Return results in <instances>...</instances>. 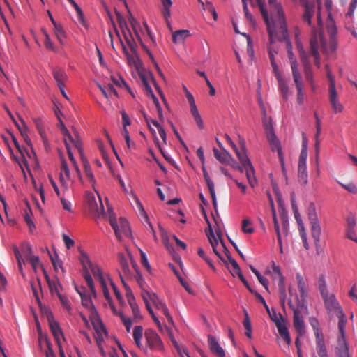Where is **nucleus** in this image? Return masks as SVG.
I'll use <instances>...</instances> for the list:
<instances>
[{
	"mask_svg": "<svg viewBox=\"0 0 357 357\" xmlns=\"http://www.w3.org/2000/svg\"><path fill=\"white\" fill-rule=\"evenodd\" d=\"M108 213H110L109 220V223L114 231L115 235L119 240H121V234H123L126 237L131 236V229L128 221L125 218L121 217L119 220V225L116 222L114 214L113 213L112 208H109Z\"/></svg>",
	"mask_w": 357,
	"mask_h": 357,
	"instance_id": "nucleus-1",
	"label": "nucleus"
},
{
	"mask_svg": "<svg viewBox=\"0 0 357 357\" xmlns=\"http://www.w3.org/2000/svg\"><path fill=\"white\" fill-rule=\"evenodd\" d=\"M307 216L311 225V235L314 241L315 246L317 247L320 242L321 229L314 202H310L308 205Z\"/></svg>",
	"mask_w": 357,
	"mask_h": 357,
	"instance_id": "nucleus-2",
	"label": "nucleus"
},
{
	"mask_svg": "<svg viewBox=\"0 0 357 357\" xmlns=\"http://www.w3.org/2000/svg\"><path fill=\"white\" fill-rule=\"evenodd\" d=\"M278 13H279L280 15L281 14V18L282 20V23H280V34L277 33L275 37L277 38L278 40H279V41H285L286 42L287 52L289 51L290 50H291V51H292L293 47H292L291 43L289 38L287 23H286V21L284 19L282 8H281L280 6H278Z\"/></svg>",
	"mask_w": 357,
	"mask_h": 357,
	"instance_id": "nucleus-3",
	"label": "nucleus"
},
{
	"mask_svg": "<svg viewBox=\"0 0 357 357\" xmlns=\"http://www.w3.org/2000/svg\"><path fill=\"white\" fill-rule=\"evenodd\" d=\"M339 319L338 321V330L340 335L337 338V347H347L349 344L346 340L345 335V326H346V316L343 311H340L336 314Z\"/></svg>",
	"mask_w": 357,
	"mask_h": 357,
	"instance_id": "nucleus-4",
	"label": "nucleus"
},
{
	"mask_svg": "<svg viewBox=\"0 0 357 357\" xmlns=\"http://www.w3.org/2000/svg\"><path fill=\"white\" fill-rule=\"evenodd\" d=\"M145 337L151 349L162 350L163 344L158 333L152 329H147L145 331Z\"/></svg>",
	"mask_w": 357,
	"mask_h": 357,
	"instance_id": "nucleus-5",
	"label": "nucleus"
},
{
	"mask_svg": "<svg viewBox=\"0 0 357 357\" xmlns=\"http://www.w3.org/2000/svg\"><path fill=\"white\" fill-rule=\"evenodd\" d=\"M288 305L294 312V326L299 335H302L305 333L304 322L301 317L300 307H295L293 305L291 299H289Z\"/></svg>",
	"mask_w": 357,
	"mask_h": 357,
	"instance_id": "nucleus-6",
	"label": "nucleus"
},
{
	"mask_svg": "<svg viewBox=\"0 0 357 357\" xmlns=\"http://www.w3.org/2000/svg\"><path fill=\"white\" fill-rule=\"evenodd\" d=\"M296 280L298 282V288L300 291L301 298H299L297 294L295 293L296 304L298 307H303L305 304V298L307 296L305 283L303 277L299 273L296 274Z\"/></svg>",
	"mask_w": 357,
	"mask_h": 357,
	"instance_id": "nucleus-7",
	"label": "nucleus"
},
{
	"mask_svg": "<svg viewBox=\"0 0 357 357\" xmlns=\"http://www.w3.org/2000/svg\"><path fill=\"white\" fill-rule=\"evenodd\" d=\"M299 1L304 8V12L302 15L303 22L311 26L312 17L314 13V3H310L307 0H299Z\"/></svg>",
	"mask_w": 357,
	"mask_h": 357,
	"instance_id": "nucleus-8",
	"label": "nucleus"
},
{
	"mask_svg": "<svg viewBox=\"0 0 357 357\" xmlns=\"http://www.w3.org/2000/svg\"><path fill=\"white\" fill-rule=\"evenodd\" d=\"M322 298L328 312L334 311L337 314L340 311H343L334 294L330 296H328V294H325L322 296Z\"/></svg>",
	"mask_w": 357,
	"mask_h": 357,
	"instance_id": "nucleus-9",
	"label": "nucleus"
},
{
	"mask_svg": "<svg viewBox=\"0 0 357 357\" xmlns=\"http://www.w3.org/2000/svg\"><path fill=\"white\" fill-rule=\"evenodd\" d=\"M202 170L203 172V176H204V180L206 181V185L208 187V189L209 190V192H210V195H211V197L212 199V203H213V208H214L215 211L217 212V199H216V195H215V192L214 183L211 179V178L208 174V172L205 167L204 164L202 165Z\"/></svg>",
	"mask_w": 357,
	"mask_h": 357,
	"instance_id": "nucleus-10",
	"label": "nucleus"
},
{
	"mask_svg": "<svg viewBox=\"0 0 357 357\" xmlns=\"http://www.w3.org/2000/svg\"><path fill=\"white\" fill-rule=\"evenodd\" d=\"M210 351L217 357H225L224 349L220 347L214 336L209 334L207 336Z\"/></svg>",
	"mask_w": 357,
	"mask_h": 357,
	"instance_id": "nucleus-11",
	"label": "nucleus"
},
{
	"mask_svg": "<svg viewBox=\"0 0 357 357\" xmlns=\"http://www.w3.org/2000/svg\"><path fill=\"white\" fill-rule=\"evenodd\" d=\"M86 199H87V202H88L89 209L91 211L95 212L98 217H99L100 215H105L104 207H103L100 197H99V202H100V211H99V209H98V205L96 203V198L91 193L87 194Z\"/></svg>",
	"mask_w": 357,
	"mask_h": 357,
	"instance_id": "nucleus-12",
	"label": "nucleus"
},
{
	"mask_svg": "<svg viewBox=\"0 0 357 357\" xmlns=\"http://www.w3.org/2000/svg\"><path fill=\"white\" fill-rule=\"evenodd\" d=\"M257 4H258V6L259 8V10L261 12V14L263 17V19L264 20V22L267 26V31H268V34H269V36H270V38H271V42L272 43L273 41V32L271 29V22H270V20H269V17H268V11L265 8V1L264 0H256Z\"/></svg>",
	"mask_w": 357,
	"mask_h": 357,
	"instance_id": "nucleus-13",
	"label": "nucleus"
},
{
	"mask_svg": "<svg viewBox=\"0 0 357 357\" xmlns=\"http://www.w3.org/2000/svg\"><path fill=\"white\" fill-rule=\"evenodd\" d=\"M48 324L50 331L54 336V338L55 339L58 346H60L61 341L59 337L61 335L63 340H65V338L63 337V333L59 322H57L55 320H53L52 321L49 322Z\"/></svg>",
	"mask_w": 357,
	"mask_h": 357,
	"instance_id": "nucleus-14",
	"label": "nucleus"
},
{
	"mask_svg": "<svg viewBox=\"0 0 357 357\" xmlns=\"http://www.w3.org/2000/svg\"><path fill=\"white\" fill-rule=\"evenodd\" d=\"M316 339V349L319 357H328L326 350V346L324 342V336L319 335L315 336Z\"/></svg>",
	"mask_w": 357,
	"mask_h": 357,
	"instance_id": "nucleus-15",
	"label": "nucleus"
},
{
	"mask_svg": "<svg viewBox=\"0 0 357 357\" xmlns=\"http://www.w3.org/2000/svg\"><path fill=\"white\" fill-rule=\"evenodd\" d=\"M276 326L281 337L289 345L291 343V339L286 325V321L276 323Z\"/></svg>",
	"mask_w": 357,
	"mask_h": 357,
	"instance_id": "nucleus-16",
	"label": "nucleus"
},
{
	"mask_svg": "<svg viewBox=\"0 0 357 357\" xmlns=\"http://www.w3.org/2000/svg\"><path fill=\"white\" fill-rule=\"evenodd\" d=\"M294 82L297 90V102L299 105H302L304 101V93L303 92V82L301 75L294 77Z\"/></svg>",
	"mask_w": 357,
	"mask_h": 357,
	"instance_id": "nucleus-17",
	"label": "nucleus"
},
{
	"mask_svg": "<svg viewBox=\"0 0 357 357\" xmlns=\"http://www.w3.org/2000/svg\"><path fill=\"white\" fill-rule=\"evenodd\" d=\"M215 158L222 164L227 165L229 160L231 159V155L225 149L220 152L218 149L214 147L213 149Z\"/></svg>",
	"mask_w": 357,
	"mask_h": 357,
	"instance_id": "nucleus-18",
	"label": "nucleus"
},
{
	"mask_svg": "<svg viewBox=\"0 0 357 357\" xmlns=\"http://www.w3.org/2000/svg\"><path fill=\"white\" fill-rule=\"evenodd\" d=\"M91 323L93 325V327L96 332L102 331L105 334H107V329L100 318V317L98 314V312L96 314H91Z\"/></svg>",
	"mask_w": 357,
	"mask_h": 357,
	"instance_id": "nucleus-19",
	"label": "nucleus"
},
{
	"mask_svg": "<svg viewBox=\"0 0 357 357\" xmlns=\"http://www.w3.org/2000/svg\"><path fill=\"white\" fill-rule=\"evenodd\" d=\"M20 120L21 121L23 126L22 127L20 126V128H18V130L20 132V134H21L22 137H23L24 142H26V144L28 146H30L31 149L32 150V153H33V155L36 158V153L33 147V144L31 143V139L29 138V137L28 136V134H27L28 127L26 126L24 120L21 117H20Z\"/></svg>",
	"mask_w": 357,
	"mask_h": 357,
	"instance_id": "nucleus-20",
	"label": "nucleus"
},
{
	"mask_svg": "<svg viewBox=\"0 0 357 357\" xmlns=\"http://www.w3.org/2000/svg\"><path fill=\"white\" fill-rule=\"evenodd\" d=\"M329 100L332 107L335 113L341 112L343 110V105L338 102L337 93L336 90L329 91Z\"/></svg>",
	"mask_w": 357,
	"mask_h": 357,
	"instance_id": "nucleus-21",
	"label": "nucleus"
},
{
	"mask_svg": "<svg viewBox=\"0 0 357 357\" xmlns=\"http://www.w3.org/2000/svg\"><path fill=\"white\" fill-rule=\"evenodd\" d=\"M241 151H239L238 149H237V151H235V153L238 158V160H240L241 165H251V162L246 153V149H245V142H242L241 143Z\"/></svg>",
	"mask_w": 357,
	"mask_h": 357,
	"instance_id": "nucleus-22",
	"label": "nucleus"
},
{
	"mask_svg": "<svg viewBox=\"0 0 357 357\" xmlns=\"http://www.w3.org/2000/svg\"><path fill=\"white\" fill-rule=\"evenodd\" d=\"M275 76L278 82L279 89L282 95V98L284 100H287L288 99L289 86L280 73Z\"/></svg>",
	"mask_w": 357,
	"mask_h": 357,
	"instance_id": "nucleus-23",
	"label": "nucleus"
},
{
	"mask_svg": "<svg viewBox=\"0 0 357 357\" xmlns=\"http://www.w3.org/2000/svg\"><path fill=\"white\" fill-rule=\"evenodd\" d=\"M52 75L56 81L58 86H62L64 84V81L67 79L66 72L61 68H54L52 71Z\"/></svg>",
	"mask_w": 357,
	"mask_h": 357,
	"instance_id": "nucleus-24",
	"label": "nucleus"
},
{
	"mask_svg": "<svg viewBox=\"0 0 357 357\" xmlns=\"http://www.w3.org/2000/svg\"><path fill=\"white\" fill-rule=\"evenodd\" d=\"M128 64L130 66H134L136 68L137 71H139V69H142L143 67V63L140 59L137 52L132 53V54H129L126 56Z\"/></svg>",
	"mask_w": 357,
	"mask_h": 357,
	"instance_id": "nucleus-25",
	"label": "nucleus"
},
{
	"mask_svg": "<svg viewBox=\"0 0 357 357\" xmlns=\"http://www.w3.org/2000/svg\"><path fill=\"white\" fill-rule=\"evenodd\" d=\"M267 139L272 151H277L278 157L284 155L280 142L275 135V137H270V136L267 137Z\"/></svg>",
	"mask_w": 357,
	"mask_h": 357,
	"instance_id": "nucleus-26",
	"label": "nucleus"
},
{
	"mask_svg": "<svg viewBox=\"0 0 357 357\" xmlns=\"http://www.w3.org/2000/svg\"><path fill=\"white\" fill-rule=\"evenodd\" d=\"M79 295L81 296L82 305L84 307L88 308L91 311V314H96L97 310L92 303L91 296L85 294L84 293H79Z\"/></svg>",
	"mask_w": 357,
	"mask_h": 357,
	"instance_id": "nucleus-27",
	"label": "nucleus"
},
{
	"mask_svg": "<svg viewBox=\"0 0 357 357\" xmlns=\"http://www.w3.org/2000/svg\"><path fill=\"white\" fill-rule=\"evenodd\" d=\"M64 144H65V146H66V151H67V153H68V158H69V160H70V162L73 163L75 169V171L77 172V176L79 177V179L81 182H82V175H81V172H80V170L79 169V167L77 165V163L73 156V154L72 153V151H71V149H70V144L69 143L67 142L66 139H64Z\"/></svg>",
	"mask_w": 357,
	"mask_h": 357,
	"instance_id": "nucleus-28",
	"label": "nucleus"
},
{
	"mask_svg": "<svg viewBox=\"0 0 357 357\" xmlns=\"http://www.w3.org/2000/svg\"><path fill=\"white\" fill-rule=\"evenodd\" d=\"M115 14L117 18V22L119 23V27L121 30L123 36H125V34H130L131 33L130 29L128 27L127 22L122 15L115 9Z\"/></svg>",
	"mask_w": 357,
	"mask_h": 357,
	"instance_id": "nucleus-29",
	"label": "nucleus"
},
{
	"mask_svg": "<svg viewBox=\"0 0 357 357\" xmlns=\"http://www.w3.org/2000/svg\"><path fill=\"white\" fill-rule=\"evenodd\" d=\"M287 53H288V58L289 59V62L291 64V71H292V77H294L301 75L298 70V64L297 63L296 56L294 54L293 52L291 51V50H290L289 51H288Z\"/></svg>",
	"mask_w": 357,
	"mask_h": 357,
	"instance_id": "nucleus-30",
	"label": "nucleus"
},
{
	"mask_svg": "<svg viewBox=\"0 0 357 357\" xmlns=\"http://www.w3.org/2000/svg\"><path fill=\"white\" fill-rule=\"evenodd\" d=\"M81 159L83 163L86 176L89 179V181L93 185L96 183V179L93 174L89 162L85 156H82Z\"/></svg>",
	"mask_w": 357,
	"mask_h": 357,
	"instance_id": "nucleus-31",
	"label": "nucleus"
},
{
	"mask_svg": "<svg viewBox=\"0 0 357 357\" xmlns=\"http://www.w3.org/2000/svg\"><path fill=\"white\" fill-rule=\"evenodd\" d=\"M190 36L188 30L176 31L172 35V41L174 43H183Z\"/></svg>",
	"mask_w": 357,
	"mask_h": 357,
	"instance_id": "nucleus-32",
	"label": "nucleus"
},
{
	"mask_svg": "<svg viewBox=\"0 0 357 357\" xmlns=\"http://www.w3.org/2000/svg\"><path fill=\"white\" fill-rule=\"evenodd\" d=\"M24 202H25L26 206L29 210V213L26 211H25L24 220L29 227L30 232L33 233V230L36 229V226L30 216V215H32L31 208L30 204L27 199H25Z\"/></svg>",
	"mask_w": 357,
	"mask_h": 357,
	"instance_id": "nucleus-33",
	"label": "nucleus"
},
{
	"mask_svg": "<svg viewBox=\"0 0 357 357\" xmlns=\"http://www.w3.org/2000/svg\"><path fill=\"white\" fill-rule=\"evenodd\" d=\"M129 296H130V298H129V300H127V301H128L129 305L130 306V307L132 309L134 318L135 319H142V316L141 315L139 308L135 302V298L132 297L130 295Z\"/></svg>",
	"mask_w": 357,
	"mask_h": 357,
	"instance_id": "nucleus-34",
	"label": "nucleus"
},
{
	"mask_svg": "<svg viewBox=\"0 0 357 357\" xmlns=\"http://www.w3.org/2000/svg\"><path fill=\"white\" fill-rule=\"evenodd\" d=\"M298 178L299 183L301 185H305L307 183V172L306 165H298Z\"/></svg>",
	"mask_w": 357,
	"mask_h": 357,
	"instance_id": "nucleus-35",
	"label": "nucleus"
},
{
	"mask_svg": "<svg viewBox=\"0 0 357 357\" xmlns=\"http://www.w3.org/2000/svg\"><path fill=\"white\" fill-rule=\"evenodd\" d=\"M278 288H279V297H280V302L282 307L283 309H285V301H286V289L284 286V281H283V279L281 278L279 280L278 282Z\"/></svg>",
	"mask_w": 357,
	"mask_h": 357,
	"instance_id": "nucleus-36",
	"label": "nucleus"
},
{
	"mask_svg": "<svg viewBox=\"0 0 357 357\" xmlns=\"http://www.w3.org/2000/svg\"><path fill=\"white\" fill-rule=\"evenodd\" d=\"M54 31L59 42L63 45L66 38V33L63 26L60 24L54 25Z\"/></svg>",
	"mask_w": 357,
	"mask_h": 357,
	"instance_id": "nucleus-37",
	"label": "nucleus"
},
{
	"mask_svg": "<svg viewBox=\"0 0 357 357\" xmlns=\"http://www.w3.org/2000/svg\"><path fill=\"white\" fill-rule=\"evenodd\" d=\"M310 54L319 52L318 34L317 31L314 30L310 40Z\"/></svg>",
	"mask_w": 357,
	"mask_h": 357,
	"instance_id": "nucleus-38",
	"label": "nucleus"
},
{
	"mask_svg": "<svg viewBox=\"0 0 357 357\" xmlns=\"http://www.w3.org/2000/svg\"><path fill=\"white\" fill-rule=\"evenodd\" d=\"M243 326L245 329V335L248 338H252V326L248 312L244 310Z\"/></svg>",
	"mask_w": 357,
	"mask_h": 357,
	"instance_id": "nucleus-39",
	"label": "nucleus"
},
{
	"mask_svg": "<svg viewBox=\"0 0 357 357\" xmlns=\"http://www.w3.org/2000/svg\"><path fill=\"white\" fill-rule=\"evenodd\" d=\"M248 169L245 171L246 172V177L248 181L249 184L252 188H254V186L257 183V179L255 177V169L252 166V165H250L247 166Z\"/></svg>",
	"mask_w": 357,
	"mask_h": 357,
	"instance_id": "nucleus-40",
	"label": "nucleus"
},
{
	"mask_svg": "<svg viewBox=\"0 0 357 357\" xmlns=\"http://www.w3.org/2000/svg\"><path fill=\"white\" fill-rule=\"evenodd\" d=\"M89 267L94 277L98 279L100 284L101 283V281L105 282L104 277L102 275V270L97 264H91V265Z\"/></svg>",
	"mask_w": 357,
	"mask_h": 357,
	"instance_id": "nucleus-41",
	"label": "nucleus"
},
{
	"mask_svg": "<svg viewBox=\"0 0 357 357\" xmlns=\"http://www.w3.org/2000/svg\"><path fill=\"white\" fill-rule=\"evenodd\" d=\"M268 53L271 61V66L273 68L275 75L280 74L279 68L275 61V54L273 53V48L271 46L268 47Z\"/></svg>",
	"mask_w": 357,
	"mask_h": 357,
	"instance_id": "nucleus-42",
	"label": "nucleus"
},
{
	"mask_svg": "<svg viewBox=\"0 0 357 357\" xmlns=\"http://www.w3.org/2000/svg\"><path fill=\"white\" fill-rule=\"evenodd\" d=\"M146 294L148 296L149 300H151L154 305L155 307L159 310L165 303H163L155 293H150L146 291Z\"/></svg>",
	"mask_w": 357,
	"mask_h": 357,
	"instance_id": "nucleus-43",
	"label": "nucleus"
},
{
	"mask_svg": "<svg viewBox=\"0 0 357 357\" xmlns=\"http://www.w3.org/2000/svg\"><path fill=\"white\" fill-rule=\"evenodd\" d=\"M280 216L282 221V229L284 232L287 234L288 233V215L284 208H282V211H280Z\"/></svg>",
	"mask_w": 357,
	"mask_h": 357,
	"instance_id": "nucleus-44",
	"label": "nucleus"
},
{
	"mask_svg": "<svg viewBox=\"0 0 357 357\" xmlns=\"http://www.w3.org/2000/svg\"><path fill=\"white\" fill-rule=\"evenodd\" d=\"M309 322L312 327L315 336L323 335L322 330L320 328L319 322L315 317H310Z\"/></svg>",
	"mask_w": 357,
	"mask_h": 357,
	"instance_id": "nucleus-45",
	"label": "nucleus"
},
{
	"mask_svg": "<svg viewBox=\"0 0 357 357\" xmlns=\"http://www.w3.org/2000/svg\"><path fill=\"white\" fill-rule=\"evenodd\" d=\"M125 38V40L128 45L129 46L130 50L132 53H136L137 52V45L136 44V42L134 40V38L131 33L130 34H125V36H123Z\"/></svg>",
	"mask_w": 357,
	"mask_h": 357,
	"instance_id": "nucleus-46",
	"label": "nucleus"
},
{
	"mask_svg": "<svg viewBox=\"0 0 357 357\" xmlns=\"http://www.w3.org/2000/svg\"><path fill=\"white\" fill-rule=\"evenodd\" d=\"M20 249L26 259L28 258L33 256L32 255L31 246L30 245V244L28 242H26V241L22 242L20 245Z\"/></svg>",
	"mask_w": 357,
	"mask_h": 357,
	"instance_id": "nucleus-47",
	"label": "nucleus"
},
{
	"mask_svg": "<svg viewBox=\"0 0 357 357\" xmlns=\"http://www.w3.org/2000/svg\"><path fill=\"white\" fill-rule=\"evenodd\" d=\"M241 1H242V3H243V11L245 13V16L246 19L250 21V24L252 26H255L256 25V21L248 10V3H247L248 0H241ZM250 1H252V0H250Z\"/></svg>",
	"mask_w": 357,
	"mask_h": 357,
	"instance_id": "nucleus-48",
	"label": "nucleus"
},
{
	"mask_svg": "<svg viewBox=\"0 0 357 357\" xmlns=\"http://www.w3.org/2000/svg\"><path fill=\"white\" fill-rule=\"evenodd\" d=\"M263 126L266 131V137L268 136H270V137H275V134L271 119L269 121L264 120L263 122Z\"/></svg>",
	"mask_w": 357,
	"mask_h": 357,
	"instance_id": "nucleus-49",
	"label": "nucleus"
},
{
	"mask_svg": "<svg viewBox=\"0 0 357 357\" xmlns=\"http://www.w3.org/2000/svg\"><path fill=\"white\" fill-rule=\"evenodd\" d=\"M33 121L41 138L45 139V132L42 119L40 118H35Z\"/></svg>",
	"mask_w": 357,
	"mask_h": 357,
	"instance_id": "nucleus-50",
	"label": "nucleus"
},
{
	"mask_svg": "<svg viewBox=\"0 0 357 357\" xmlns=\"http://www.w3.org/2000/svg\"><path fill=\"white\" fill-rule=\"evenodd\" d=\"M80 262L83 266V271L88 269L87 266H90L91 264H93L89 259V255L84 251L81 252V255L79 257Z\"/></svg>",
	"mask_w": 357,
	"mask_h": 357,
	"instance_id": "nucleus-51",
	"label": "nucleus"
},
{
	"mask_svg": "<svg viewBox=\"0 0 357 357\" xmlns=\"http://www.w3.org/2000/svg\"><path fill=\"white\" fill-rule=\"evenodd\" d=\"M57 296L61 301L62 305L63 307L70 313L72 308L70 304V302L68 301V298L66 296L61 294L59 291H57Z\"/></svg>",
	"mask_w": 357,
	"mask_h": 357,
	"instance_id": "nucleus-52",
	"label": "nucleus"
},
{
	"mask_svg": "<svg viewBox=\"0 0 357 357\" xmlns=\"http://www.w3.org/2000/svg\"><path fill=\"white\" fill-rule=\"evenodd\" d=\"M75 135L76 138L75 139L73 138V141H70V142L73 144V145L75 146V148L77 149V150L81 155V158H82V156H84V153H83L84 150L82 148V143L79 139V136L77 131L75 132Z\"/></svg>",
	"mask_w": 357,
	"mask_h": 357,
	"instance_id": "nucleus-53",
	"label": "nucleus"
},
{
	"mask_svg": "<svg viewBox=\"0 0 357 357\" xmlns=\"http://www.w3.org/2000/svg\"><path fill=\"white\" fill-rule=\"evenodd\" d=\"M117 257H118L119 264H121V266L123 271L125 273L128 272L129 271V266H128L127 259H126L124 254L122 252H119V253H118Z\"/></svg>",
	"mask_w": 357,
	"mask_h": 357,
	"instance_id": "nucleus-54",
	"label": "nucleus"
},
{
	"mask_svg": "<svg viewBox=\"0 0 357 357\" xmlns=\"http://www.w3.org/2000/svg\"><path fill=\"white\" fill-rule=\"evenodd\" d=\"M42 32L45 36V45L47 49L56 52V50L54 45V43L51 41L49 34L45 29H42Z\"/></svg>",
	"mask_w": 357,
	"mask_h": 357,
	"instance_id": "nucleus-55",
	"label": "nucleus"
},
{
	"mask_svg": "<svg viewBox=\"0 0 357 357\" xmlns=\"http://www.w3.org/2000/svg\"><path fill=\"white\" fill-rule=\"evenodd\" d=\"M197 254L201 258H202L206 261V263L210 266V268L213 271H215V267L214 266L211 260L206 256L204 250L202 248H198Z\"/></svg>",
	"mask_w": 357,
	"mask_h": 357,
	"instance_id": "nucleus-56",
	"label": "nucleus"
},
{
	"mask_svg": "<svg viewBox=\"0 0 357 357\" xmlns=\"http://www.w3.org/2000/svg\"><path fill=\"white\" fill-rule=\"evenodd\" d=\"M151 123L157 128L159 135L162 139L163 142L166 144L167 142V135L165 129L160 126L158 121L156 120H151Z\"/></svg>",
	"mask_w": 357,
	"mask_h": 357,
	"instance_id": "nucleus-57",
	"label": "nucleus"
},
{
	"mask_svg": "<svg viewBox=\"0 0 357 357\" xmlns=\"http://www.w3.org/2000/svg\"><path fill=\"white\" fill-rule=\"evenodd\" d=\"M336 357H351L349 354V348L347 347H336L335 348Z\"/></svg>",
	"mask_w": 357,
	"mask_h": 357,
	"instance_id": "nucleus-58",
	"label": "nucleus"
},
{
	"mask_svg": "<svg viewBox=\"0 0 357 357\" xmlns=\"http://www.w3.org/2000/svg\"><path fill=\"white\" fill-rule=\"evenodd\" d=\"M162 4L163 6L162 14H163L164 17L165 18L166 21H167L168 18L171 15L170 8L172 5V2L171 0H169V2H167V1L162 2Z\"/></svg>",
	"mask_w": 357,
	"mask_h": 357,
	"instance_id": "nucleus-59",
	"label": "nucleus"
},
{
	"mask_svg": "<svg viewBox=\"0 0 357 357\" xmlns=\"http://www.w3.org/2000/svg\"><path fill=\"white\" fill-rule=\"evenodd\" d=\"M319 289L321 296L325 294H328L326 281H325V278L323 275H320V277L319 278Z\"/></svg>",
	"mask_w": 357,
	"mask_h": 357,
	"instance_id": "nucleus-60",
	"label": "nucleus"
},
{
	"mask_svg": "<svg viewBox=\"0 0 357 357\" xmlns=\"http://www.w3.org/2000/svg\"><path fill=\"white\" fill-rule=\"evenodd\" d=\"M251 221L248 219H244L242 221V231L246 234H252L254 232L253 227H251Z\"/></svg>",
	"mask_w": 357,
	"mask_h": 357,
	"instance_id": "nucleus-61",
	"label": "nucleus"
},
{
	"mask_svg": "<svg viewBox=\"0 0 357 357\" xmlns=\"http://www.w3.org/2000/svg\"><path fill=\"white\" fill-rule=\"evenodd\" d=\"M298 55L303 68L312 66L310 62L309 55L306 51L298 53Z\"/></svg>",
	"mask_w": 357,
	"mask_h": 357,
	"instance_id": "nucleus-62",
	"label": "nucleus"
},
{
	"mask_svg": "<svg viewBox=\"0 0 357 357\" xmlns=\"http://www.w3.org/2000/svg\"><path fill=\"white\" fill-rule=\"evenodd\" d=\"M39 305L40 306L41 312L44 316H45L48 323L54 320L53 314L51 312V310L49 308L46 307L45 306L43 307L41 303Z\"/></svg>",
	"mask_w": 357,
	"mask_h": 357,
	"instance_id": "nucleus-63",
	"label": "nucleus"
},
{
	"mask_svg": "<svg viewBox=\"0 0 357 357\" xmlns=\"http://www.w3.org/2000/svg\"><path fill=\"white\" fill-rule=\"evenodd\" d=\"M51 293L55 292L57 294V291H59L58 286L62 288L58 278H56V280H50L47 282Z\"/></svg>",
	"mask_w": 357,
	"mask_h": 357,
	"instance_id": "nucleus-64",
	"label": "nucleus"
}]
</instances>
